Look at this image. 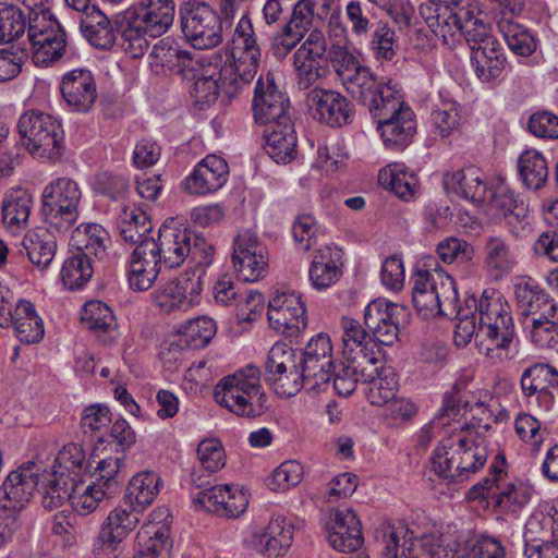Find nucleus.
Returning a JSON list of instances; mask_svg holds the SVG:
<instances>
[{
	"label": "nucleus",
	"instance_id": "obj_15",
	"mask_svg": "<svg viewBox=\"0 0 558 558\" xmlns=\"http://www.w3.org/2000/svg\"><path fill=\"white\" fill-rule=\"evenodd\" d=\"M232 262L238 277L255 282L264 277L268 257L265 245L251 230L239 232L233 242Z\"/></svg>",
	"mask_w": 558,
	"mask_h": 558
},
{
	"label": "nucleus",
	"instance_id": "obj_13",
	"mask_svg": "<svg viewBox=\"0 0 558 558\" xmlns=\"http://www.w3.org/2000/svg\"><path fill=\"white\" fill-rule=\"evenodd\" d=\"M295 84L300 90L318 87L327 75V40L319 29L310 32L293 54Z\"/></svg>",
	"mask_w": 558,
	"mask_h": 558
},
{
	"label": "nucleus",
	"instance_id": "obj_62",
	"mask_svg": "<svg viewBox=\"0 0 558 558\" xmlns=\"http://www.w3.org/2000/svg\"><path fill=\"white\" fill-rule=\"evenodd\" d=\"M345 16L352 34L357 37H366L376 23L369 7L360 0L347 4Z\"/></svg>",
	"mask_w": 558,
	"mask_h": 558
},
{
	"label": "nucleus",
	"instance_id": "obj_30",
	"mask_svg": "<svg viewBox=\"0 0 558 558\" xmlns=\"http://www.w3.org/2000/svg\"><path fill=\"white\" fill-rule=\"evenodd\" d=\"M483 264L488 276L497 281L513 270L517 256L504 236L490 234L484 239Z\"/></svg>",
	"mask_w": 558,
	"mask_h": 558
},
{
	"label": "nucleus",
	"instance_id": "obj_61",
	"mask_svg": "<svg viewBox=\"0 0 558 558\" xmlns=\"http://www.w3.org/2000/svg\"><path fill=\"white\" fill-rule=\"evenodd\" d=\"M216 323L206 316L197 317L186 322L180 329L185 342L194 348H204L216 335Z\"/></svg>",
	"mask_w": 558,
	"mask_h": 558
},
{
	"label": "nucleus",
	"instance_id": "obj_14",
	"mask_svg": "<svg viewBox=\"0 0 558 558\" xmlns=\"http://www.w3.org/2000/svg\"><path fill=\"white\" fill-rule=\"evenodd\" d=\"M135 507L128 501L113 508L101 523L95 542V554L99 558L117 556L122 541L136 527L140 519Z\"/></svg>",
	"mask_w": 558,
	"mask_h": 558
},
{
	"label": "nucleus",
	"instance_id": "obj_38",
	"mask_svg": "<svg viewBox=\"0 0 558 558\" xmlns=\"http://www.w3.org/2000/svg\"><path fill=\"white\" fill-rule=\"evenodd\" d=\"M473 66L482 82L497 80L506 68V57L497 40H489L482 47L472 46Z\"/></svg>",
	"mask_w": 558,
	"mask_h": 558
},
{
	"label": "nucleus",
	"instance_id": "obj_43",
	"mask_svg": "<svg viewBox=\"0 0 558 558\" xmlns=\"http://www.w3.org/2000/svg\"><path fill=\"white\" fill-rule=\"evenodd\" d=\"M84 327L101 338L104 342L113 340L117 323L111 308L101 301L87 302L81 313Z\"/></svg>",
	"mask_w": 558,
	"mask_h": 558
},
{
	"label": "nucleus",
	"instance_id": "obj_25",
	"mask_svg": "<svg viewBox=\"0 0 558 558\" xmlns=\"http://www.w3.org/2000/svg\"><path fill=\"white\" fill-rule=\"evenodd\" d=\"M194 56L181 49L169 38L159 40L154 45L149 53V66L155 74H163L167 71L186 76L194 71Z\"/></svg>",
	"mask_w": 558,
	"mask_h": 558
},
{
	"label": "nucleus",
	"instance_id": "obj_6",
	"mask_svg": "<svg viewBox=\"0 0 558 558\" xmlns=\"http://www.w3.org/2000/svg\"><path fill=\"white\" fill-rule=\"evenodd\" d=\"M376 541L383 545L385 558H451V548H445L439 537L424 534L414 538L413 532L401 521H384L375 530Z\"/></svg>",
	"mask_w": 558,
	"mask_h": 558
},
{
	"label": "nucleus",
	"instance_id": "obj_45",
	"mask_svg": "<svg viewBox=\"0 0 558 558\" xmlns=\"http://www.w3.org/2000/svg\"><path fill=\"white\" fill-rule=\"evenodd\" d=\"M459 450L458 437L453 435L444 438L434 451L432 469L437 476L449 483H460V477H456L458 466H461Z\"/></svg>",
	"mask_w": 558,
	"mask_h": 558
},
{
	"label": "nucleus",
	"instance_id": "obj_9",
	"mask_svg": "<svg viewBox=\"0 0 558 558\" xmlns=\"http://www.w3.org/2000/svg\"><path fill=\"white\" fill-rule=\"evenodd\" d=\"M328 62L331 63L347 92L362 105L389 83L375 76L343 46L332 45L330 50H327Z\"/></svg>",
	"mask_w": 558,
	"mask_h": 558
},
{
	"label": "nucleus",
	"instance_id": "obj_2",
	"mask_svg": "<svg viewBox=\"0 0 558 558\" xmlns=\"http://www.w3.org/2000/svg\"><path fill=\"white\" fill-rule=\"evenodd\" d=\"M377 122V129L388 148L403 149L415 132L413 110L401 100L399 92L390 85L383 86L364 104Z\"/></svg>",
	"mask_w": 558,
	"mask_h": 558
},
{
	"label": "nucleus",
	"instance_id": "obj_48",
	"mask_svg": "<svg viewBox=\"0 0 558 558\" xmlns=\"http://www.w3.org/2000/svg\"><path fill=\"white\" fill-rule=\"evenodd\" d=\"M521 387L526 396L539 393L551 399L548 388L558 387V372L548 364H535L522 374Z\"/></svg>",
	"mask_w": 558,
	"mask_h": 558
},
{
	"label": "nucleus",
	"instance_id": "obj_3",
	"mask_svg": "<svg viewBox=\"0 0 558 558\" xmlns=\"http://www.w3.org/2000/svg\"><path fill=\"white\" fill-rule=\"evenodd\" d=\"M259 380V369L248 365L221 379L215 389V399L239 416H260L267 409V397Z\"/></svg>",
	"mask_w": 558,
	"mask_h": 558
},
{
	"label": "nucleus",
	"instance_id": "obj_54",
	"mask_svg": "<svg viewBox=\"0 0 558 558\" xmlns=\"http://www.w3.org/2000/svg\"><path fill=\"white\" fill-rule=\"evenodd\" d=\"M86 469V456L83 447L78 444L72 442L65 445L58 452L52 468V473L62 477H75L76 483Z\"/></svg>",
	"mask_w": 558,
	"mask_h": 558
},
{
	"label": "nucleus",
	"instance_id": "obj_37",
	"mask_svg": "<svg viewBox=\"0 0 558 558\" xmlns=\"http://www.w3.org/2000/svg\"><path fill=\"white\" fill-rule=\"evenodd\" d=\"M71 245L86 257L102 259L108 254L110 235L98 223L81 225L72 233Z\"/></svg>",
	"mask_w": 558,
	"mask_h": 558
},
{
	"label": "nucleus",
	"instance_id": "obj_41",
	"mask_svg": "<svg viewBox=\"0 0 558 558\" xmlns=\"http://www.w3.org/2000/svg\"><path fill=\"white\" fill-rule=\"evenodd\" d=\"M229 81L230 78H226V75H220V66L218 63H210L193 84L191 95L195 105L198 106L199 109H204L215 104L220 89L227 95Z\"/></svg>",
	"mask_w": 558,
	"mask_h": 558
},
{
	"label": "nucleus",
	"instance_id": "obj_34",
	"mask_svg": "<svg viewBox=\"0 0 558 558\" xmlns=\"http://www.w3.org/2000/svg\"><path fill=\"white\" fill-rule=\"evenodd\" d=\"M254 537L260 550L270 558H277L291 546L293 525L284 517H276L260 532L255 533Z\"/></svg>",
	"mask_w": 558,
	"mask_h": 558
},
{
	"label": "nucleus",
	"instance_id": "obj_22",
	"mask_svg": "<svg viewBox=\"0 0 558 558\" xmlns=\"http://www.w3.org/2000/svg\"><path fill=\"white\" fill-rule=\"evenodd\" d=\"M262 52L260 51H238L228 50L226 60L222 62L220 54H215V62L220 66V75L230 78L227 87L229 98L235 96L243 87L248 84L257 74Z\"/></svg>",
	"mask_w": 558,
	"mask_h": 558
},
{
	"label": "nucleus",
	"instance_id": "obj_16",
	"mask_svg": "<svg viewBox=\"0 0 558 558\" xmlns=\"http://www.w3.org/2000/svg\"><path fill=\"white\" fill-rule=\"evenodd\" d=\"M307 104L313 119L322 124L341 128L353 121V104L337 90L315 87L307 94Z\"/></svg>",
	"mask_w": 558,
	"mask_h": 558
},
{
	"label": "nucleus",
	"instance_id": "obj_44",
	"mask_svg": "<svg viewBox=\"0 0 558 558\" xmlns=\"http://www.w3.org/2000/svg\"><path fill=\"white\" fill-rule=\"evenodd\" d=\"M11 326L16 338L26 344L39 342L45 333L41 318L34 305L26 300H19L15 303V316Z\"/></svg>",
	"mask_w": 558,
	"mask_h": 558
},
{
	"label": "nucleus",
	"instance_id": "obj_28",
	"mask_svg": "<svg viewBox=\"0 0 558 558\" xmlns=\"http://www.w3.org/2000/svg\"><path fill=\"white\" fill-rule=\"evenodd\" d=\"M193 232L186 228L163 225L158 232V252L168 268H177L183 264L192 250Z\"/></svg>",
	"mask_w": 558,
	"mask_h": 558
},
{
	"label": "nucleus",
	"instance_id": "obj_26",
	"mask_svg": "<svg viewBox=\"0 0 558 558\" xmlns=\"http://www.w3.org/2000/svg\"><path fill=\"white\" fill-rule=\"evenodd\" d=\"M117 43L133 59L142 58L149 47L150 31L137 21L134 12L125 11L114 17Z\"/></svg>",
	"mask_w": 558,
	"mask_h": 558
},
{
	"label": "nucleus",
	"instance_id": "obj_40",
	"mask_svg": "<svg viewBox=\"0 0 558 558\" xmlns=\"http://www.w3.org/2000/svg\"><path fill=\"white\" fill-rule=\"evenodd\" d=\"M128 11L134 12V16L150 31L153 37H158L173 23L174 2L173 0H148L146 5Z\"/></svg>",
	"mask_w": 558,
	"mask_h": 558
},
{
	"label": "nucleus",
	"instance_id": "obj_55",
	"mask_svg": "<svg viewBox=\"0 0 558 558\" xmlns=\"http://www.w3.org/2000/svg\"><path fill=\"white\" fill-rule=\"evenodd\" d=\"M497 27L508 47L519 56H530L535 50V41L531 34L511 19L501 17Z\"/></svg>",
	"mask_w": 558,
	"mask_h": 558
},
{
	"label": "nucleus",
	"instance_id": "obj_57",
	"mask_svg": "<svg viewBox=\"0 0 558 558\" xmlns=\"http://www.w3.org/2000/svg\"><path fill=\"white\" fill-rule=\"evenodd\" d=\"M451 558H505L501 543L489 536H480L466 542L463 547L451 550Z\"/></svg>",
	"mask_w": 558,
	"mask_h": 558
},
{
	"label": "nucleus",
	"instance_id": "obj_10",
	"mask_svg": "<svg viewBox=\"0 0 558 558\" xmlns=\"http://www.w3.org/2000/svg\"><path fill=\"white\" fill-rule=\"evenodd\" d=\"M180 14L184 37L195 49H211L222 43L221 17L209 4L187 1Z\"/></svg>",
	"mask_w": 558,
	"mask_h": 558
},
{
	"label": "nucleus",
	"instance_id": "obj_36",
	"mask_svg": "<svg viewBox=\"0 0 558 558\" xmlns=\"http://www.w3.org/2000/svg\"><path fill=\"white\" fill-rule=\"evenodd\" d=\"M81 29L84 37L98 49H109L117 43L118 34L114 23L97 7L93 5L81 17Z\"/></svg>",
	"mask_w": 558,
	"mask_h": 558
},
{
	"label": "nucleus",
	"instance_id": "obj_52",
	"mask_svg": "<svg viewBox=\"0 0 558 558\" xmlns=\"http://www.w3.org/2000/svg\"><path fill=\"white\" fill-rule=\"evenodd\" d=\"M460 444V465L459 473L456 477H460V482L468 481L471 475L475 474L487 460V450L483 441L468 439L462 435H457Z\"/></svg>",
	"mask_w": 558,
	"mask_h": 558
},
{
	"label": "nucleus",
	"instance_id": "obj_8",
	"mask_svg": "<svg viewBox=\"0 0 558 558\" xmlns=\"http://www.w3.org/2000/svg\"><path fill=\"white\" fill-rule=\"evenodd\" d=\"M82 192L70 178H58L45 186L41 194V214L50 228L59 234L72 229L78 218Z\"/></svg>",
	"mask_w": 558,
	"mask_h": 558
},
{
	"label": "nucleus",
	"instance_id": "obj_63",
	"mask_svg": "<svg viewBox=\"0 0 558 558\" xmlns=\"http://www.w3.org/2000/svg\"><path fill=\"white\" fill-rule=\"evenodd\" d=\"M398 381L393 372L390 368L383 369L381 375L369 384L366 396L372 404L384 405L396 397Z\"/></svg>",
	"mask_w": 558,
	"mask_h": 558
},
{
	"label": "nucleus",
	"instance_id": "obj_35",
	"mask_svg": "<svg viewBox=\"0 0 558 558\" xmlns=\"http://www.w3.org/2000/svg\"><path fill=\"white\" fill-rule=\"evenodd\" d=\"M267 154L278 163L290 162L296 154V136L290 120L268 125L264 133Z\"/></svg>",
	"mask_w": 558,
	"mask_h": 558
},
{
	"label": "nucleus",
	"instance_id": "obj_7",
	"mask_svg": "<svg viewBox=\"0 0 558 558\" xmlns=\"http://www.w3.org/2000/svg\"><path fill=\"white\" fill-rule=\"evenodd\" d=\"M17 128L23 145L33 156L50 160L61 157L64 148L63 131L51 114L28 110L21 116Z\"/></svg>",
	"mask_w": 558,
	"mask_h": 558
},
{
	"label": "nucleus",
	"instance_id": "obj_33",
	"mask_svg": "<svg viewBox=\"0 0 558 558\" xmlns=\"http://www.w3.org/2000/svg\"><path fill=\"white\" fill-rule=\"evenodd\" d=\"M298 369V361L294 350L286 343H275L266 361V379L276 384L278 393L284 396L287 383L292 380V371Z\"/></svg>",
	"mask_w": 558,
	"mask_h": 558
},
{
	"label": "nucleus",
	"instance_id": "obj_47",
	"mask_svg": "<svg viewBox=\"0 0 558 558\" xmlns=\"http://www.w3.org/2000/svg\"><path fill=\"white\" fill-rule=\"evenodd\" d=\"M341 326L343 330V356L345 360L374 351L373 349L377 345L376 341L356 319L342 317Z\"/></svg>",
	"mask_w": 558,
	"mask_h": 558
},
{
	"label": "nucleus",
	"instance_id": "obj_64",
	"mask_svg": "<svg viewBox=\"0 0 558 558\" xmlns=\"http://www.w3.org/2000/svg\"><path fill=\"white\" fill-rule=\"evenodd\" d=\"M437 254L447 264L465 263L474 257L475 251L473 245L465 240L450 236L438 243Z\"/></svg>",
	"mask_w": 558,
	"mask_h": 558
},
{
	"label": "nucleus",
	"instance_id": "obj_46",
	"mask_svg": "<svg viewBox=\"0 0 558 558\" xmlns=\"http://www.w3.org/2000/svg\"><path fill=\"white\" fill-rule=\"evenodd\" d=\"M160 483V477L154 472L144 471L135 474L126 488V501L136 509L143 510L155 500Z\"/></svg>",
	"mask_w": 558,
	"mask_h": 558
},
{
	"label": "nucleus",
	"instance_id": "obj_49",
	"mask_svg": "<svg viewBox=\"0 0 558 558\" xmlns=\"http://www.w3.org/2000/svg\"><path fill=\"white\" fill-rule=\"evenodd\" d=\"M378 181L381 185L392 191L402 199H410L417 189V179L409 173L402 163H390L378 173Z\"/></svg>",
	"mask_w": 558,
	"mask_h": 558
},
{
	"label": "nucleus",
	"instance_id": "obj_27",
	"mask_svg": "<svg viewBox=\"0 0 558 558\" xmlns=\"http://www.w3.org/2000/svg\"><path fill=\"white\" fill-rule=\"evenodd\" d=\"M60 89L66 104L78 112H87L97 97L94 77L87 70L77 69L65 74Z\"/></svg>",
	"mask_w": 558,
	"mask_h": 558
},
{
	"label": "nucleus",
	"instance_id": "obj_23",
	"mask_svg": "<svg viewBox=\"0 0 558 558\" xmlns=\"http://www.w3.org/2000/svg\"><path fill=\"white\" fill-rule=\"evenodd\" d=\"M229 167L217 155H208L199 161L184 182L183 187L190 194L203 195L221 189L228 180Z\"/></svg>",
	"mask_w": 558,
	"mask_h": 558
},
{
	"label": "nucleus",
	"instance_id": "obj_19",
	"mask_svg": "<svg viewBox=\"0 0 558 558\" xmlns=\"http://www.w3.org/2000/svg\"><path fill=\"white\" fill-rule=\"evenodd\" d=\"M404 307L385 299H375L364 310V325L376 343L391 345L398 339Z\"/></svg>",
	"mask_w": 558,
	"mask_h": 558
},
{
	"label": "nucleus",
	"instance_id": "obj_18",
	"mask_svg": "<svg viewBox=\"0 0 558 558\" xmlns=\"http://www.w3.org/2000/svg\"><path fill=\"white\" fill-rule=\"evenodd\" d=\"M41 475V469L35 462H25L11 471L2 483L3 509L24 510L34 497Z\"/></svg>",
	"mask_w": 558,
	"mask_h": 558
},
{
	"label": "nucleus",
	"instance_id": "obj_39",
	"mask_svg": "<svg viewBox=\"0 0 558 558\" xmlns=\"http://www.w3.org/2000/svg\"><path fill=\"white\" fill-rule=\"evenodd\" d=\"M138 550L133 558H169L172 541L165 524H144L138 533Z\"/></svg>",
	"mask_w": 558,
	"mask_h": 558
},
{
	"label": "nucleus",
	"instance_id": "obj_29",
	"mask_svg": "<svg viewBox=\"0 0 558 558\" xmlns=\"http://www.w3.org/2000/svg\"><path fill=\"white\" fill-rule=\"evenodd\" d=\"M444 186L448 193L473 203L486 201L489 194L484 173L474 166L445 174Z\"/></svg>",
	"mask_w": 558,
	"mask_h": 558
},
{
	"label": "nucleus",
	"instance_id": "obj_32",
	"mask_svg": "<svg viewBox=\"0 0 558 558\" xmlns=\"http://www.w3.org/2000/svg\"><path fill=\"white\" fill-rule=\"evenodd\" d=\"M329 544L339 551L356 550L363 543L361 522L352 510L336 511L328 530Z\"/></svg>",
	"mask_w": 558,
	"mask_h": 558
},
{
	"label": "nucleus",
	"instance_id": "obj_20",
	"mask_svg": "<svg viewBox=\"0 0 558 558\" xmlns=\"http://www.w3.org/2000/svg\"><path fill=\"white\" fill-rule=\"evenodd\" d=\"M492 205L512 236L525 238L532 233V215L529 204L512 190L499 186L493 195Z\"/></svg>",
	"mask_w": 558,
	"mask_h": 558
},
{
	"label": "nucleus",
	"instance_id": "obj_17",
	"mask_svg": "<svg viewBox=\"0 0 558 558\" xmlns=\"http://www.w3.org/2000/svg\"><path fill=\"white\" fill-rule=\"evenodd\" d=\"M289 99L279 89L272 73L260 76L256 83L253 98V112L256 123L277 124L290 120Z\"/></svg>",
	"mask_w": 558,
	"mask_h": 558
},
{
	"label": "nucleus",
	"instance_id": "obj_58",
	"mask_svg": "<svg viewBox=\"0 0 558 558\" xmlns=\"http://www.w3.org/2000/svg\"><path fill=\"white\" fill-rule=\"evenodd\" d=\"M369 47L376 59L392 60L397 53V34L387 22L378 21L373 26Z\"/></svg>",
	"mask_w": 558,
	"mask_h": 558
},
{
	"label": "nucleus",
	"instance_id": "obj_53",
	"mask_svg": "<svg viewBox=\"0 0 558 558\" xmlns=\"http://www.w3.org/2000/svg\"><path fill=\"white\" fill-rule=\"evenodd\" d=\"M93 272L94 268L90 257H86L84 253L74 251L63 262L60 276L63 284L68 289L75 290L88 282Z\"/></svg>",
	"mask_w": 558,
	"mask_h": 558
},
{
	"label": "nucleus",
	"instance_id": "obj_12",
	"mask_svg": "<svg viewBox=\"0 0 558 558\" xmlns=\"http://www.w3.org/2000/svg\"><path fill=\"white\" fill-rule=\"evenodd\" d=\"M28 39L37 65L48 66L61 59L65 51V32L49 11L31 14Z\"/></svg>",
	"mask_w": 558,
	"mask_h": 558
},
{
	"label": "nucleus",
	"instance_id": "obj_60",
	"mask_svg": "<svg viewBox=\"0 0 558 558\" xmlns=\"http://www.w3.org/2000/svg\"><path fill=\"white\" fill-rule=\"evenodd\" d=\"M74 490L75 477H62L52 473L43 493V506L48 510L61 507L65 501H71Z\"/></svg>",
	"mask_w": 558,
	"mask_h": 558
},
{
	"label": "nucleus",
	"instance_id": "obj_5",
	"mask_svg": "<svg viewBox=\"0 0 558 558\" xmlns=\"http://www.w3.org/2000/svg\"><path fill=\"white\" fill-rule=\"evenodd\" d=\"M333 365L332 344L327 333L320 332L313 337L299 357L298 369L292 371L286 397H292L303 387L307 391L319 393L328 386Z\"/></svg>",
	"mask_w": 558,
	"mask_h": 558
},
{
	"label": "nucleus",
	"instance_id": "obj_11",
	"mask_svg": "<svg viewBox=\"0 0 558 558\" xmlns=\"http://www.w3.org/2000/svg\"><path fill=\"white\" fill-rule=\"evenodd\" d=\"M192 483L202 488L194 498V505L207 512L221 518H239L247 508L248 498L242 489H233L229 485H211L209 475L199 471L191 474Z\"/></svg>",
	"mask_w": 558,
	"mask_h": 558
},
{
	"label": "nucleus",
	"instance_id": "obj_59",
	"mask_svg": "<svg viewBox=\"0 0 558 558\" xmlns=\"http://www.w3.org/2000/svg\"><path fill=\"white\" fill-rule=\"evenodd\" d=\"M26 29V20L20 8L0 3V45L17 40Z\"/></svg>",
	"mask_w": 558,
	"mask_h": 558
},
{
	"label": "nucleus",
	"instance_id": "obj_1",
	"mask_svg": "<svg viewBox=\"0 0 558 558\" xmlns=\"http://www.w3.org/2000/svg\"><path fill=\"white\" fill-rule=\"evenodd\" d=\"M471 303L478 318V350L492 360H504L514 336L510 305L501 293L494 290H484L480 300L472 299Z\"/></svg>",
	"mask_w": 558,
	"mask_h": 558
},
{
	"label": "nucleus",
	"instance_id": "obj_50",
	"mask_svg": "<svg viewBox=\"0 0 558 558\" xmlns=\"http://www.w3.org/2000/svg\"><path fill=\"white\" fill-rule=\"evenodd\" d=\"M518 169L520 178L527 189L539 190L548 179L547 161L543 154L534 149L521 154Z\"/></svg>",
	"mask_w": 558,
	"mask_h": 558
},
{
	"label": "nucleus",
	"instance_id": "obj_21",
	"mask_svg": "<svg viewBox=\"0 0 558 558\" xmlns=\"http://www.w3.org/2000/svg\"><path fill=\"white\" fill-rule=\"evenodd\" d=\"M268 320L272 328L287 337H295L307 326V316L301 298L282 292L268 303Z\"/></svg>",
	"mask_w": 558,
	"mask_h": 558
},
{
	"label": "nucleus",
	"instance_id": "obj_24",
	"mask_svg": "<svg viewBox=\"0 0 558 558\" xmlns=\"http://www.w3.org/2000/svg\"><path fill=\"white\" fill-rule=\"evenodd\" d=\"M201 291L199 277L183 275L157 290L154 293V302L165 313L186 311L193 304V296L198 295Z\"/></svg>",
	"mask_w": 558,
	"mask_h": 558
},
{
	"label": "nucleus",
	"instance_id": "obj_31",
	"mask_svg": "<svg viewBox=\"0 0 558 558\" xmlns=\"http://www.w3.org/2000/svg\"><path fill=\"white\" fill-rule=\"evenodd\" d=\"M62 235L49 226L28 231L22 241L28 260L40 270L47 269L56 256L58 240Z\"/></svg>",
	"mask_w": 558,
	"mask_h": 558
},
{
	"label": "nucleus",
	"instance_id": "obj_42",
	"mask_svg": "<svg viewBox=\"0 0 558 558\" xmlns=\"http://www.w3.org/2000/svg\"><path fill=\"white\" fill-rule=\"evenodd\" d=\"M461 38L470 46L482 47L489 40H496L492 36V27L487 22V15L474 3L460 5Z\"/></svg>",
	"mask_w": 558,
	"mask_h": 558
},
{
	"label": "nucleus",
	"instance_id": "obj_51",
	"mask_svg": "<svg viewBox=\"0 0 558 558\" xmlns=\"http://www.w3.org/2000/svg\"><path fill=\"white\" fill-rule=\"evenodd\" d=\"M33 207L32 195L22 189L9 193L2 204L3 222L15 229L25 228Z\"/></svg>",
	"mask_w": 558,
	"mask_h": 558
},
{
	"label": "nucleus",
	"instance_id": "obj_4",
	"mask_svg": "<svg viewBox=\"0 0 558 558\" xmlns=\"http://www.w3.org/2000/svg\"><path fill=\"white\" fill-rule=\"evenodd\" d=\"M412 302L424 319L454 314L459 295L453 279L438 270L417 269L412 278Z\"/></svg>",
	"mask_w": 558,
	"mask_h": 558
},
{
	"label": "nucleus",
	"instance_id": "obj_56",
	"mask_svg": "<svg viewBox=\"0 0 558 558\" xmlns=\"http://www.w3.org/2000/svg\"><path fill=\"white\" fill-rule=\"evenodd\" d=\"M460 5L454 9L445 7L441 13L430 19L429 26L434 34L448 47H453L461 39Z\"/></svg>",
	"mask_w": 558,
	"mask_h": 558
}]
</instances>
